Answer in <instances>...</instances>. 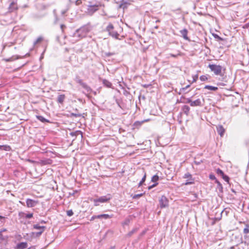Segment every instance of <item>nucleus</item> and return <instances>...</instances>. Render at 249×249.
I'll return each instance as SVG.
<instances>
[{
  "mask_svg": "<svg viewBox=\"0 0 249 249\" xmlns=\"http://www.w3.org/2000/svg\"><path fill=\"white\" fill-rule=\"evenodd\" d=\"M112 198L111 195L109 194H107L106 196H100V197L94 199L93 201L94 206L99 205L100 203H105L108 202Z\"/></svg>",
  "mask_w": 249,
  "mask_h": 249,
  "instance_id": "obj_5",
  "label": "nucleus"
},
{
  "mask_svg": "<svg viewBox=\"0 0 249 249\" xmlns=\"http://www.w3.org/2000/svg\"><path fill=\"white\" fill-rule=\"evenodd\" d=\"M28 249H36L35 247H32L28 248Z\"/></svg>",
  "mask_w": 249,
  "mask_h": 249,
  "instance_id": "obj_62",
  "label": "nucleus"
},
{
  "mask_svg": "<svg viewBox=\"0 0 249 249\" xmlns=\"http://www.w3.org/2000/svg\"><path fill=\"white\" fill-rule=\"evenodd\" d=\"M181 110L183 113L188 116L190 112V108L187 105H184L181 107Z\"/></svg>",
  "mask_w": 249,
  "mask_h": 249,
  "instance_id": "obj_22",
  "label": "nucleus"
},
{
  "mask_svg": "<svg viewBox=\"0 0 249 249\" xmlns=\"http://www.w3.org/2000/svg\"><path fill=\"white\" fill-rule=\"evenodd\" d=\"M67 214L69 216H71L73 214V212L72 210H70L67 211Z\"/></svg>",
  "mask_w": 249,
  "mask_h": 249,
  "instance_id": "obj_48",
  "label": "nucleus"
},
{
  "mask_svg": "<svg viewBox=\"0 0 249 249\" xmlns=\"http://www.w3.org/2000/svg\"><path fill=\"white\" fill-rule=\"evenodd\" d=\"M190 106L191 107H202L203 104L201 103V101L200 99H197L195 101H191Z\"/></svg>",
  "mask_w": 249,
  "mask_h": 249,
  "instance_id": "obj_14",
  "label": "nucleus"
},
{
  "mask_svg": "<svg viewBox=\"0 0 249 249\" xmlns=\"http://www.w3.org/2000/svg\"><path fill=\"white\" fill-rule=\"evenodd\" d=\"M122 100L120 99H116L115 101L118 107L122 109L125 108V106H122Z\"/></svg>",
  "mask_w": 249,
  "mask_h": 249,
  "instance_id": "obj_28",
  "label": "nucleus"
},
{
  "mask_svg": "<svg viewBox=\"0 0 249 249\" xmlns=\"http://www.w3.org/2000/svg\"><path fill=\"white\" fill-rule=\"evenodd\" d=\"M158 184V183H155L153 184H152V185H150V186H148V189L149 190H151L152 188L156 187Z\"/></svg>",
  "mask_w": 249,
  "mask_h": 249,
  "instance_id": "obj_51",
  "label": "nucleus"
},
{
  "mask_svg": "<svg viewBox=\"0 0 249 249\" xmlns=\"http://www.w3.org/2000/svg\"><path fill=\"white\" fill-rule=\"evenodd\" d=\"M159 179V177L157 175H154L151 178V181L155 183H157V182Z\"/></svg>",
  "mask_w": 249,
  "mask_h": 249,
  "instance_id": "obj_34",
  "label": "nucleus"
},
{
  "mask_svg": "<svg viewBox=\"0 0 249 249\" xmlns=\"http://www.w3.org/2000/svg\"><path fill=\"white\" fill-rule=\"evenodd\" d=\"M130 3L125 0H121L120 1V4L119 6L120 8H122L123 9H126L128 5H129Z\"/></svg>",
  "mask_w": 249,
  "mask_h": 249,
  "instance_id": "obj_16",
  "label": "nucleus"
},
{
  "mask_svg": "<svg viewBox=\"0 0 249 249\" xmlns=\"http://www.w3.org/2000/svg\"><path fill=\"white\" fill-rule=\"evenodd\" d=\"M243 233L246 234L249 233V224H246V227L244 228L243 230Z\"/></svg>",
  "mask_w": 249,
  "mask_h": 249,
  "instance_id": "obj_37",
  "label": "nucleus"
},
{
  "mask_svg": "<svg viewBox=\"0 0 249 249\" xmlns=\"http://www.w3.org/2000/svg\"><path fill=\"white\" fill-rule=\"evenodd\" d=\"M212 71H213L216 75H221L222 73V67L220 65H217L215 64H211L208 65Z\"/></svg>",
  "mask_w": 249,
  "mask_h": 249,
  "instance_id": "obj_7",
  "label": "nucleus"
},
{
  "mask_svg": "<svg viewBox=\"0 0 249 249\" xmlns=\"http://www.w3.org/2000/svg\"><path fill=\"white\" fill-rule=\"evenodd\" d=\"M8 9L10 12H13L17 10L18 6L17 3L15 1H12L10 4Z\"/></svg>",
  "mask_w": 249,
  "mask_h": 249,
  "instance_id": "obj_17",
  "label": "nucleus"
},
{
  "mask_svg": "<svg viewBox=\"0 0 249 249\" xmlns=\"http://www.w3.org/2000/svg\"><path fill=\"white\" fill-rule=\"evenodd\" d=\"M138 229L137 228H134L132 230H131L127 233V236H131L134 233L138 231Z\"/></svg>",
  "mask_w": 249,
  "mask_h": 249,
  "instance_id": "obj_36",
  "label": "nucleus"
},
{
  "mask_svg": "<svg viewBox=\"0 0 249 249\" xmlns=\"http://www.w3.org/2000/svg\"><path fill=\"white\" fill-rule=\"evenodd\" d=\"M179 33L180 34V36L182 37L185 40H190V39L188 36V31L187 29L184 28L179 31Z\"/></svg>",
  "mask_w": 249,
  "mask_h": 249,
  "instance_id": "obj_13",
  "label": "nucleus"
},
{
  "mask_svg": "<svg viewBox=\"0 0 249 249\" xmlns=\"http://www.w3.org/2000/svg\"><path fill=\"white\" fill-rule=\"evenodd\" d=\"M243 28L244 29L249 28V23H247L243 26Z\"/></svg>",
  "mask_w": 249,
  "mask_h": 249,
  "instance_id": "obj_55",
  "label": "nucleus"
},
{
  "mask_svg": "<svg viewBox=\"0 0 249 249\" xmlns=\"http://www.w3.org/2000/svg\"><path fill=\"white\" fill-rule=\"evenodd\" d=\"M116 53L114 52H106L105 53V56L106 57H110L115 55Z\"/></svg>",
  "mask_w": 249,
  "mask_h": 249,
  "instance_id": "obj_40",
  "label": "nucleus"
},
{
  "mask_svg": "<svg viewBox=\"0 0 249 249\" xmlns=\"http://www.w3.org/2000/svg\"><path fill=\"white\" fill-rule=\"evenodd\" d=\"M169 55L171 57L177 58L178 56H180L181 54L180 53H179L176 54H173V53H170Z\"/></svg>",
  "mask_w": 249,
  "mask_h": 249,
  "instance_id": "obj_47",
  "label": "nucleus"
},
{
  "mask_svg": "<svg viewBox=\"0 0 249 249\" xmlns=\"http://www.w3.org/2000/svg\"><path fill=\"white\" fill-rule=\"evenodd\" d=\"M113 216V215H109L108 214H102L97 215V218L101 219V218H104L105 219H109L112 218Z\"/></svg>",
  "mask_w": 249,
  "mask_h": 249,
  "instance_id": "obj_23",
  "label": "nucleus"
},
{
  "mask_svg": "<svg viewBox=\"0 0 249 249\" xmlns=\"http://www.w3.org/2000/svg\"><path fill=\"white\" fill-rule=\"evenodd\" d=\"M28 248V244L27 242H21L18 244L15 247V249H25Z\"/></svg>",
  "mask_w": 249,
  "mask_h": 249,
  "instance_id": "obj_15",
  "label": "nucleus"
},
{
  "mask_svg": "<svg viewBox=\"0 0 249 249\" xmlns=\"http://www.w3.org/2000/svg\"><path fill=\"white\" fill-rule=\"evenodd\" d=\"M144 194V193H141L139 194L134 195V196H132V198L133 199H138V198H140V197L142 196Z\"/></svg>",
  "mask_w": 249,
  "mask_h": 249,
  "instance_id": "obj_38",
  "label": "nucleus"
},
{
  "mask_svg": "<svg viewBox=\"0 0 249 249\" xmlns=\"http://www.w3.org/2000/svg\"><path fill=\"white\" fill-rule=\"evenodd\" d=\"M65 98H66V96H65V94H59L57 96V98L56 99V102L58 104L63 105Z\"/></svg>",
  "mask_w": 249,
  "mask_h": 249,
  "instance_id": "obj_21",
  "label": "nucleus"
},
{
  "mask_svg": "<svg viewBox=\"0 0 249 249\" xmlns=\"http://www.w3.org/2000/svg\"><path fill=\"white\" fill-rule=\"evenodd\" d=\"M74 110L75 111V113H78V110L77 108H75V109H74Z\"/></svg>",
  "mask_w": 249,
  "mask_h": 249,
  "instance_id": "obj_63",
  "label": "nucleus"
},
{
  "mask_svg": "<svg viewBox=\"0 0 249 249\" xmlns=\"http://www.w3.org/2000/svg\"><path fill=\"white\" fill-rule=\"evenodd\" d=\"M216 130H217V133L219 134V135H220V136L222 137L223 136V135L225 132V130L222 125H218L216 126Z\"/></svg>",
  "mask_w": 249,
  "mask_h": 249,
  "instance_id": "obj_20",
  "label": "nucleus"
},
{
  "mask_svg": "<svg viewBox=\"0 0 249 249\" xmlns=\"http://www.w3.org/2000/svg\"><path fill=\"white\" fill-rule=\"evenodd\" d=\"M143 173H144V175H143V176L142 178V180H141V181L138 184V187H139L141 186L142 185V184L145 182V181L146 180V173L144 171H143Z\"/></svg>",
  "mask_w": 249,
  "mask_h": 249,
  "instance_id": "obj_29",
  "label": "nucleus"
},
{
  "mask_svg": "<svg viewBox=\"0 0 249 249\" xmlns=\"http://www.w3.org/2000/svg\"><path fill=\"white\" fill-rule=\"evenodd\" d=\"M36 118L38 120L40 121L42 123H50V121L45 119L41 115H36Z\"/></svg>",
  "mask_w": 249,
  "mask_h": 249,
  "instance_id": "obj_24",
  "label": "nucleus"
},
{
  "mask_svg": "<svg viewBox=\"0 0 249 249\" xmlns=\"http://www.w3.org/2000/svg\"><path fill=\"white\" fill-rule=\"evenodd\" d=\"M78 134H81L82 135V132L81 131H76L75 132H71L70 133V135L72 137H74L75 139L76 138L77 135Z\"/></svg>",
  "mask_w": 249,
  "mask_h": 249,
  "instance_id": "obj_33",
  "label": "nucleus"
},
{
  "mask_svg": "<svg viewBox=\"0 0 249 249\" xmlns=\"http://www.w3.org/2000/svg\"><path fill=\"white\" fill-rule=\"evenodd\" d=\"M130 222V219L128 218H126L125 219L124 221L122 223V225L123 226L128 225H129Z\"/></svg>",
  "mask_w": 249,
  "mask_h": 249,
  "instance_id": "obj_39",
  "label": "nucleus"
},
{
  "mask_svg": "<svg viewBox=\"0 0 249 249\" xmlns=\"http://www.w3.org/2000/svg\"><path fill=\"white\" fill-rule=\"evenodd\" d=\"M7 230L6 229H2L0 231V232L2 233L3 232L6 231Z\"/></svg>",
  "mask_w": 249,
  "mask_h": 249,
  "instance_id": "obj_60",
  "label": "nucleus"
},
{
  "mask_svg": "<svg viewBox=\"0 0 249 249\" xmlns=\"http://www.w3.org/2000/svg\"><path fill=\"white\" fill-rule=\"evenodd\" d=\"M86 115L85 113H83V114H81V113H71L70 114V117H82L83 118H84V115Z\"/></svg>",
  "mask_w": 249,
  "mask_h": 249,
  "instance_id": "obj_26",
  "label": "nucleus"
},
{
  "mask_svg": "<svg viewBox=\"0 0 249 249\" xmlns=\"http://www.w3.org/2000/svg\"><path fill=\"white\" fill-rule=\"evenodd\" d=\"M159 206L161 209L167 208L169 206L168 199L164 195L159 198Z\"/></svg>",
  "mask_w": 249,
  "mask_h": 249,
  "instance_id": "obj_8",
  "label": "nucleus"
},
{
  "mask_svg": "<svg viewBox=\"0 0 249 249\" xmlns=\"http://www.w3.org/2000/svg\"><path fill=\"white\" fill-rule=\"evenodd\" d=\"M151 86V84H143V85H142V87L144 88H147Z\"/></svg>",
  "mask_w": 249,
  "mask_h": 249,
  "instance_id": "obj_56",
  "label": "nucleus"
},
{
  "mask_svg": "<svg viewBox=\"0 0 249 249\" xmlns=\"http://www.w3.org/2000/svg\"><path fill=\"white\" fill-rule=\"evenodd\" d=\"M33 229L35 230H37L38 231L37 232H32L31 235L34 237H40L43 232L46 229V227L44 226H40L39 224H36L33 225Z\"/></svg>",
  "mask_w": 249,
  "mask_h": 249,
  "instance_id": "obj_4",
  "label": "nucleus"
},
{
  "mask_svg": "<svg viewBox=\"0 0 249 249\" xmlns=\"http://www.w3.org/2000/svg\"><path fill=\"white\" fill-rule=\"evenodd\" d=\"M96 218H97V215H93V216L91 217V218L90 219V221H93V220H94L95 219H96Z\"/></svg>",
  "mask_w": 249,
  "mask_h": 249,
  "instance_id": "obj_58",
  "label": "nucleus"
},
{
  "mask_svg": "<svg viewBox=\"0 0 249 249\" xmlns=\"http://www.w3.org/2000/svg\"><path fill=\"white\" fill-rule=\"evenodd\" d=\"M209 177V178L210 179H211V180H214L215 181H216V180H217L215 176L213 174H210Z\"/></svg>",
  "mask_w": 249,
  "mask_h": 249,
  "instance_id": "obj_46",
  "label": "nucleus"
},
{
  "mask_svg": "<svg viewBox=\"0 0 249 249\" xmlns=\"http://www.w3.org/2000/svg\"><path fill=\"white\" fill-rule=\"evenodd\" d=\"M27 161H29L30 163H34L35 162L34 160H30V159H28Z\"/></svg>",
  "mask_w": 249,
  "mask_h": 249,
  "instance_id": "obj_59",
  "label": "nucleus"
},
{
  "mask_svg": "<svg viewBox=\"0 0 249 249\" xmlns=\"http://www.w3.org/2000/svg\"><path fill=\"white\" fill-rule=\"evenodd\" d=\"M74 81L77 83L80 84L83 88H84L88 92L91 93L92 91V89L86 83L84 82L83 80L81 79L79 75H76Z\"/></svg>",
  "mask_w": 249,
  "mask_h": 249,
  "instance_id": "obj_6",
  "label": "nucleus"
},
{
  "mask_svg": "<svg viewBox=\"0 0 249 249\" xmlns=\"http://www.w3.org/2000/svg\"><path fill=\"white\" fill-rule=\"evenodd\" d=\"M5 219V217L0 215V221L1 222H4Z\"/></svg>",
  "mask_w": 249,
  "mask_h": 249,
  "instance_id": "obj_57",
  "label": "nucleus"
},
{
  "mask_svg": "<svg viewBox=\"0 0 249 249\" xmlns=\"http://www.w3.org/2000/svg\"><path fill=\"white\" fill-rule=\"evenodd\" d=\"M26 203L27 207L32 208L35 207L38 203V201L30 198H27L26 200Z\"/></svg>",
  "mask_w": 249,
  "mask_h": 249,
  "instance_id": "obj_10",
  "label": "nucleus"
},
{
  "mask_svg": "<svg viewBox=\"0 0 249 249\" xmlns=\"http://www.w3.org/2000/svg\"><path fill=\"white\" fill-rule=\"evenodd\" d=\"M89 4L88 5L87 13L89 16H92L97 11L100 7L102 6L100 2H98L95 4H91V2H89Z\"/></svg>",
  "mask_w": 249,
  "mask_h": 249,
  "instance_id": "obj_3",
  "label": "nucleus"
},
{
  "mask_svg": "<svg viewBox=\"0 0 249 249\" xmlns=\"http://www.w3.org/2000/svg\"><path fill=\"white\" fill-rule=\"evenodd\" d=\"M66 28V26L64 24H61L60 25V28L61 29L62 32L63 33L64 31V29Z\"/></svg>",
  "mask_w": 249,
  "mask_h": 249,
  "instance_id": "obj_53",
  "label": "nucleus"
},
{
  "mask_svg": "<svg viewBox=\"0 0 249 249\" xmlns=\"http://www.w3.org/2000/svg\"><path fill=\"white\" fill-rule=\"evenodd\" d=\"M105 31L107 32L108 35L112 38L116 39H120L119 38L120 35L118 31L115 30V28L112 23L110 22L108 23V25L105 29Z\"/></svg>",
  "mask_w": 249,
  "mask_h": 249,
  "instance_id": "obj_2",
  "label": "nucleus"
},
{
  "mask_svg": "<svg viewBox=\"0 0 249 249\" xmlns=\"http://www.w3.org/2000/svg\"><path fill=\"white\" fill-rule=\"evenodd\" d=\"M190 87V85H188L187 86H186L185 87H184V88H182L180 89L179 90V92H178V94H181L182 93L184 92L185 93H187L189 91H187L186 92H185V90Z\"/></svg>",
  "mask_w": 249,
  "mask_h": 249,
  "instance_id": "obj_32",
  "label": "nucleus"
},
{
  "mask_svg": "<svg viewBox=\"0 0 249 249\" xmlns=\"http://www.w3.org/2000/svg\"><path fill=\"white\" fill-rule=\"evenodd\" d=\"M213 36L214 38L217 39L218 40H224V39L219 36L218 35L213 34Z\"/></svg>",
  "mask_w": 249,
  "mask_h": 249,
  "instance_id": "obj_42",
  "label": "nucleus"
},
{
  "mask_svg": "<svg viewBox=\"0 0 249 249\" xmlns=\"http://www.w3.org/2000/svg\"><path fill=\"white\" fill-rule=\"evenodd\" d=\"M100 80H102L104 87L107 88H112V84L110 81L105 79H102L100 78Z\"/></svg>",
  "mask_w": 249,
  "mask_h": 249,
  "instance_id": "obj_19",
  "label": "nucleus"
},
{
  "mask_svg": "<svg viewBox=\"0 0 249 249\" xmlns=\"http://www.w3.org/2000/svg\"><path fill=\"white\" fill-rule=\"evenodd\" d=\"M46 221H44V220H41L40 222V223H41V224H43V223H46Z\"/></svg>",
  "mask_w": 249,
  "mask_h": 249,
  "instance_id": "obj_61",
  "label": "nucleus"
},
{
  "mask_svg": "<svg viewBox=\"0 0 249 249\" xmlns=\"http://www.w3.org/2000/svg\"><path fill=\"white\" fill-rule=\"evenodd\" d=\"M208 79L207 77L205 75H201L200 77V80L201 81H205Z\"/></svg>",
  "mask_w": 249,
  "mask_h": 249,
  "instance_id": "obj_50",
  "label": "nucleus"
},
{
  "mask_svg": "<svg viewBox=\"0 0 249 249\" xmlns=\"http://www.w3.org/2000/svg\"><path fill=\"white\" fill-rule=\"evenodd\" d=\"M183 178L187 179L186 182L183 184V185H188L195 183V178H193L192 175L189 172L185 173L183 176Z\"/></svg>",
  "mask_w": 249,
  "mask_h": 249,
  "instance_id": "obj_9",
  "label": "nucleus"
},
{
  "mask_svg": "<svg viewBox=\"0 0 249 249\" xmlns=\"http://www.w3.org/2000/svg\"><path fill=\"white\" fill-rule=\"evenodd\" d=\"M53 160L50 159H46L45 160H41L37 161V163L41 166H44L48 164H51Z\"/></svg>",
  "mask_w": 249,
  "mask_h": 249,
  "instance_id": "obj_12",
  "label": "nucleus"
},
{
  "mask_svg": "<svg viewBox=\"0 0 249 249\" xmlns=\"http://www.w3.org/2000/svg\"><path fill=\"white\" fill-rule=\"evenodd\" d=\"M90 31L89 25H85L76 30L73 35V37L76 38L77 40H79L86 37Z\"/></svg>",
  "mask_w": 249,
  "mask_h": 249,
  "instance_id": "obj_1",
  "label": "nucleus"
},
{
  "mask_svg": "<svg viewBox=\"0 0 249 249\" xmlns=\"http://www.w3.org/2000/svg\"><path fill=\"white\" fill-rule=\"evenodd\" d=\"M192 77H193L192 83L196 82L198 79V75L197 74L194 75H193Z\"/></svg>",
  "mask_w": 249,
  "mask_h": 249,
  "instance_id": "obj_49",
  "label": "nucleus"
},
{
  "mask_svg": "<svg viewBox=\"0 0 249 249\" xmlns=\"http://www.w3.org/2000/svg\"><path fill=\"white\" fill-rule=\"evenodd\" d=\"M216 173L218 175L220 176L225 181H226L228 183L229 182V177L228 176L225 175L223 171L220 168H218L216 169Z\"/></svg>",
  "mask_w": 249,
  "mask_h": 249,
  "instance_id": "obj_11",
  "label": "nucleus"
},
{
  "mask_svg": "<svg viewBox=\"0 0 249 249\" xmlns=\"http://www.w3.org/2000/svg\"><path fill=\"white\" fill-rule=\"evenodd\" d=\"M149 120V119H146V120H144L143 121H136L135 122L134 124H133V127H134V129L135 128H137V129H139V127L142 125V124L143 123H144V122H148Z\"/></svg>",
  "mask_w": 249,
  "mask_h": 249,
  "instance_id": "obj_18",
  "label": "nucleus"
},
{
  "mask_svg": "<svg viewBox=\"0 0 249 249\" xmlns=\"http://www.w3.org/2000/svg\"><path fill=\"white\" fill-rule=\"evenodd\" d=\"M123 94L126 96L130 95V92L125 89H123Z\"/></svg>",
  "mask_w": 249,
  "mask_h": 249,
  "instance_id": "obj_44",
  "label": "nucleus"
},
{
  "mask_svg": "<svg viewBox=\"0 0 249 249\" xmlns=\"http://www.w3.org/2000/svg\"><path fill=\"white\" fill-rule=\"evenodd\" d=\"M205 89H208L210 90L216 91L218 89V88L210 85H206L204 87Z\"/></svg>",
  "mask_w": 249,
  "mask_h": 249,
  "instance_id": "obj_30",
  "label": "nucleus"
},
{
  "mask_svg": "<svg viewBox=\"0 0 249 249\" xmlns=\"http://www.w3.org/2000/svg\"><path fill=\"white\" fill-rule=\"evenodd\" d=\"M215 183L217 184V189L220 193L223 192V186L222 184L218 180H216Z\"/></svg>",
  "mask_w": 249,
  "mask_h": 249,
  "instance_id": "obj_27",
  "label": "nucleus"
},
{
  "mask_svg": "<svg viewBox=\"0 0 249 249\" xmlns=\"http://www.w3.org/2000/svg\"><path fill=\"white\" fill-rule=\"evenodd\" d=\"M8 236H4L0 232V240L1 241H4L7 240Z\"/></svg>",
  "mask_w": 249,
  "mask_h": 249,
  "instance_id": "obj_45",
  "label": "nucleus"
},
{
  "mask_svg": "<svg viewBox=\"0 0 249 249\" xmlns=\"http://www.w3.org/2000/svg\"><path fill=\"white\" fill-rule=\"evenodd\" d=\"M82 3V0H76L75 1V4L76 5H79Z\"/></svg>",
  "mask_w": 249,
  "mask_h": 249,
  "instance_id": "obj_52",
  "label": "nucleus"
},
{
  "mask_svg": "<svg viewBox=\"0 0 249 249\" xmlns=\"http://www.w3.org/2000/svg\"><path fill=\"white\" fill-rule=\"evenodd\" d=\"M181 99H183L184 100V101H181V103H185V104H191V102L192 101V99L191 98H186L184 96H182L181 97Z\"/></svg>",
  "mask_w": 249,
  "mask_h": 249,
  "instance_id": "obj_31",
  "label": "nucleus"
},
{
  "mask_svg": "<svg viewBox=\"0 0 249 249\" xmlns=\"http://www.w3.org/2000/svg\"><path fill=\"white\" fill-rule=\"evenodd\" d=\"M43 38L41 36L38 37L34 42V46H35L37 44L41 42L43 40Z\"/></svg>",
  "mask_w": 249,
  "mask_h": 249,
  "instance_id": "obj_35",
  "label": "nucleus"
},
{
  "mask_svg": "<svg viewBox=\"0 0 249 249\" xmlns=\"http://www.w3.org/2000/svg\"><path fill=\"white\" fill-rule=\"evenodd\" d=\"M224 212V210H223V211H222L220 213V217H217V218H215V219L217 221H219L221 219V217H222V213Z\"/></svg>",
  "mask_w": 249,
  "mask_h": 249,
  "instance_id": "obj_54",
  "label": "nucleus"
},
{
  "mask_svg": "<svg viewBox=\"0 0 249 249\" xmlns=\"http://www.w3.org/2000/svg\"><path fill=\"white\" fill-rule=\"evenodd\" d=\"M11 148L9 145H0V150L9 151L11 150Z\"/></svg>",
  "mask_w": 249,
  "mask_h": 249,
  "instance_id": "obj_25",
  "label": "nucleus"
},
{
  "mask_svg": "<svg viewBox=\"0 0 249 249\" xmlns=\"http://www.w3.org/2000/svg\"><path fill=\"white\" fill-rule=\"evenodd\" d=\"M33 216V213H26V214H25V218H26V219H30V218H31Z\"/></svg>",
  "mask_w": 249,
  "mask_h": 249,
  "instance_id": "obj_43",
  "label": "nucleus"
},
{
  "mask_svg": "<svg viewBox=\"0 0 249 249\" xmlns=\"http://www.w3.org/2000/svg\"><path fill=\"white\" fill-rule=\"evenodd\" d=\"M18 58V57H17L16 58H14V57L12 56L9 58H4L3 60L5 62H11V61H13L15 59H17Z\"/></svg>",
  "mask_w": 249,
  "mask_h": 249,
  "instance_id": "obj_41",
  "label": "nucleus"
},
{
  "mask_svg": "<svg viewBox=\"0 0 249 249\" xmlns=\"http://www.w3.org/2000/svg\"><path fill=\"white\" fill-rule=\"evenodd\" d=\"M160 19H158L156 21V23H159V22H160Z\"/></svg>",
  "mask_w": 249,
  "mask_h": 249,
  "instance_id": "obj_64",
  "label": "nucleus"
}]
</instances>
